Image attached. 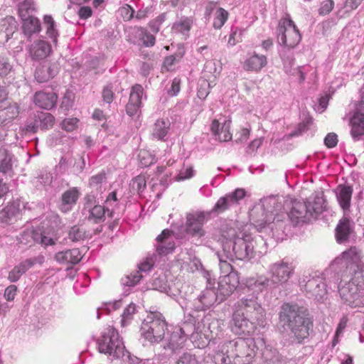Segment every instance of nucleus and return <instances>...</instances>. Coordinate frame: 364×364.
Listing matches in <instances>:
<instances>
[{
	"instance_id": "1",
	"label": "nucleus",
	"mask_w": 364,
	"mask_h": 364,
	"mask_svg": "<svg viewBox=\"0 0 364 364\" xmlns=\"http://www.w3.org/2000/svg\"><path fill=\"white\" fill-rule=\"evenodd\" d=\"M264 316V310L256 298H242L235 304L232 331L239 336H253Z\"/></svg>"
},
{
	"instance_id": "2",
	"label": "nucleus",
	"mask_w": 364,
	"mask_h": 364,
	"mask_svg": "<svg viewBox=\"0 0 364 364\" xmlns=\"http://www.w3.org/2000/svg\"><path fill=\"white\" fill-rule=\"evenodd\" d=\"M253 339L237 338L218 344L212 360L215 364H247L255 355Z\"/></svg>"
},
{
	"instance_id": "3",
	"label": "nucleus",
	"mask_w": 364,
	"mask_h": 364,
	"mask_svg": "<svg viewBox=\"0 0 364 364\" xmlns=\"http://www.w3.org/2000/svg\"><path fill=\"white\" fill-rule=\"evenodd\" d=\"M353 252V261L346 267L353 278L339 289L342 300L352 308L364 306V264L358 259L356 252Z\"/></svg>"
},
{
	"instance_id": "4",
	"label": "nucleus",
	"mask_w": 364,
	"mask_h": 364,
	"mask_svg": "<svg viewBox=\"0 0 364 364\" xmlns=\"http://www.w3.org/2000/svg\"><path fill=\"white\" fill-rule=\"evenodd\" d=\"M280 321L287 326L298 343L309 336L313 321L307 311L297 304H284L279 313Z\"/></svg>"
},
{
	"instance_id": "5",
	"label": "nucleus",
	"mask_w": 364,
	"mask_h": 364,
	"mask_svg": "<svg viewBox=\"0 0 364 364\" xmlns=\"http://www.w3.org/2000/svg\"><path fill=\"white\" fill-rule=\"evenodd\" d=\"M325 200L322 196H316L312 200L306 202L294 201L288 213L289 220L294 225H301L317 218L323 210Z\"/></svg>"
},
{
	"instance_id": "6",
	"label": "nucleus",
	"mask_w": 364,
	"mask_h": 364,
	"mask_svg": "<svg viewBox=\"0 0 364 364\" xmlns=\"http://www.w3.org/2000/svg\"><path fill=\"white\" fill-rule=\"evenodd\" d=\"M97 344L100 353L109 355L112 360H121L124 363L127 362L129 353L125 350L118 332L114 328H107L98 339Z\"/></svg>"
},
{
	"instance_id": "7",
	"label": "nucleus",
	"mask_w": 364,
	"mask_h": 364,
	"mask_svg": "<svg viewBox=\"0 0 364 364\" xmlns=\"http://www.w3.org/2000/svg\"><path fill=\"white\" fill-rule=\"evenodd\" d=\"M236 252H218V257L220 264L223 267L224 264H228L232 269L230 262H233L236 256ZM240 284V279L237 272L231 270L228 274L220 277L218 280V294L223 296L221 300H224L230 296L237 288Z\"/></svg>"
},
{
	"instance_id": "8",
	"label": "nucleus",
	"mask_w": 364,
	"mask_h": 364,
	"mask_svg": "<svg viewBox=\"0 0 364 364\" xmlns=\"http://www.w3.org/2000/svg\"><path fill=\"white\" fill-rule=\"evenodd\" d=\"M277 32L278 43L284 48H295L301 39L299 29L288 14L279 20Z\"/></svg>"
},
{
	"instance_id": "9",
	"label": "nucleus",
	"mask_w": 364,
	"mask_h": 364,
	"mask_svg": "<svg viewBox=\"0 0 364 364\" xmlns=\"http://www.w3.org/2000/svg\"><path fill=\"white\" fill-rule=\"evenodd\" d=\"M166 323L163 315L159 312H151L141 326L142 335L151 343H159L165 335Z\"/></svg>"
},
{
	"instance_id": "10",
	"label": "nucleus",
	"mask_w": 364,
	"mask_h": 364,
	"mask_svg": "<svg viewBox=\"0 0 364 364\" xmlns=\"http://www.w3.org/2000/svg\"><path fill=\"white\" fill-rule=\"evenodd\" d=\"M294 267L291 263L284 261L276 262L270 267V278H259L254 284L255 285L264 286L268 285L269 281L273 284H283L287 282L290 277L293 274Z\"/></svg>"
},
{
	"instance_id": "11",
	"label": "nucleus",
	"mask_w": 364,
	"mask_h": 364,
	"mask_svg": "<svg viewBox=\"0 0 364 364\" xmlns=\"http://www.w3.org/2000/svg\"><path fill=\"white\" fill-rule=\"evenodd\" d=\"M210 213L204 211H193L186 215L184 232L193 237H200L205 235L203 225L209 218Z\"/></svg>"
},
{
	"instance_id": "12",
	"label": "nucleus",
	"mask_w": 364,
	"mask_h": 364,
	"mask_svg": "<svg viewBox=\"0 0 364 364\" xmlns=\"http://www.w3.org/2000/svg\"><path fill=\"white\" fill-rule=\"evenodd\" d=\"M351 127L350 135L355 141L364 135V84L360 91V102L355 108V112L349 118Z\"/></svg>"
},
{
	"instance_id": "13",
	"label": "nucleus",
	"mask_w": 364,
	"mask_h": 364,
	"mask_svg": "<svg viewBox=\"0 0 364 364\" xmlns=\"http://www.w3.org/2000/svg\"><path fill=\"white\" fill-rule=\"evenodd\" d=\"M18 240L21 243L29 245L34 242L41 245L44 248L55 243L57 238L50 235V232L41 231V230H26L23 231Z\"/></svg>"
},
{
	"instance_id": "14",
	"label": "nucleus",
	"mask_w": 364,
	"mask_h": 364,
	"mask_svg": "<svg viewBox=\"0 0 364 364\" xmlns=\"http://www.w3.org/2000/svg\"><path fill=\"white\" fill-rule=\"evenodd\" d=\"M183 237V233L181 232L174 233L168 229H165L156 238V250H174L180 243V240Z\"/></svg>"
},
{
	"instance_id": "15",
	"label": "nucleus",
	"mask_w": 364,
	"mask_h": 364,
	"mask_svg": "<svg viewBox=\"0 0 364 364\" xmlns=\"http://www.w3.org/2000/svg\"><path fill=\"white\" fill-rule=\"evenodd\" d=\"M309 277L307 281L303 280V282H305L304 286L305 291L316 299H322L327 294L323 278L316 272L314 275H309Z\"/></svg>"
},
{
	"instance_id": "16",
	"label": "nucleus",
	"mask_w": 364,
	"mask_h": 364,
	"mask_svg": "<svg viewBox=\"0 0 364 364\" xmlns=\"http://www.w3.org/2000/svg\"><path fill=\"white\" fill-rule=\"evenodd\" d=\"M245 196V191L237 188L234 192L220 198L215 203L213 211L220 213L232 206L237 205Z\"/></svg>"
},
{
	"instance_id": "17",
	"label": "nucleus",
	"mask_w": 364,
	"mask_h": 364,
	"mask_svg": "<svg viewBox=\"0 0 364 364\" xmlns=\"http://www.w3.org/2000/svg\"><path fill=\"white\" fill-rule=\"evenodd\" d=\"M43 257L38 256L34 258L27 259L16 265L8 274V279L11 282H16L20 279L21 276L25 274L30 268L36 264H41L43 262Z\"/></svg>"
},
{
	"instance_id": "18",
	"label": "nucleus",
	"mask_w": 364,
	"mask_h": 364,
	"mask_svg": "<svg viewBox=\"0 0 364 364\" xmlns=\"http://www.w3.org/2000/svg\"><path fill=\"white\" fill-rule=\"evenodd\" d=\"M144 96V88L141 85L136 84L132 87L129 100L126 107L127 113L129 116H134L139 113Z\"/></svg>"
},
{
	"instance_id": "19",
	"label": "nucleus",
	"mask_w": 364,
	"mask_h": 364,
	"mask_svg": "<svg viewBox=\"0 0 364 364\" xmlns=\"http://www.w3.org/2000/svg\"><path fill=\"white\" fill-rule=\"evenodd\" d=\"M55 92L50 91L36 92L33 96V102L36 105L45 109H50L54 107L57 102Z\"/></svg>"
},
{
	"instance_id": "20",
	"label": "nucleus",
	"mask_w": 364,
	"mask_h": 364,
	"mask_svg": "<svg viewBox=\"0 0 364 364\" xmlns=\"http://www.w3.org/2000/svg\"><path fill=\"white\" fill-rule=\"evenodd\" d=\"M231 122L225 120L222 124L214 119L210 126V130L216 140L220 141H228L232 139V134L230 132Z\"/></svg>"
},
{
	"instance_id": "21",
	"label": "nucleus",
	"mask_w": 364,
	"mask_h": 364,
	"mask_svg": "<svg viewBox=\"0 0 364 364\" xmlns=\"http://www.w3.org/2000/svg\"><path fill=\"white\" fill-rule=\"evenodd\" d=\"M26 203L21 199H16L10 203L0 212V220L7 223L12 218L25 210Z\"/></svg>"
},
{
	"instance_id": "22",
	"label": "nucleus",
	"mask_w": 364,
	"mask_h": 364,
	"mask_svg": "<svg viewBox=\"0 0 364 364\" xmlns=\"http://www.w3.org/2000/svg\"><path fill=\"white\" fill-rule=\"evenodd\" d=\"M51 52V47L43 40L33 42L29 48V54L33 59L41 60L46 58Z\"/></svg>"
},
{
	"instance_id": "23",
	"label": "nucleus",
	"mask_w": 364,
	"mask_h": 364,
	"mask_svg": "<svg viewBox=\"0 0 364 364\" xmlns=\"http://www.w3.org/2000/svg\"><path fill=\"white\" fill-rule=\"evenodd\" d=\"M267 64V57L264 55H258L255 53L247 58L243 64V68L247 71L258 73Z\"/></svg>"
},
{
	"instance_id": "24",
	"label": "nucleus",
	"mask_w": 364,
	"mask_h": 364,
	"mask_svg": "<svg viewBox=\"0 0 364 364\" xmlns=\"http://www.w3.org/2000/svg\"><path fill=\"white\" fill-rule=\"evenodd\" d=\"M15 161L14 155L5 146H0V172L9 173Z\"/></svg>"
},
{
	"instance_id": "25",
	"label": "nucleus",
	"mask_w": 364,
	"mask_h": 364,
	"mask_svg": "<svg viewBox=\"0 0 364 364\" xmlns=\"http://www.w3.org/2000/svg\"><path fill=\"white\" fill-rule=\"evenodd\" d=\"M80 196V191L77 188H72L66 191L62 195V204L60 210L64 212L70 211L76 203Z\"/></svg>"
},
{
	"instance_id": "26",
	"label": "nucleus",
	"mask_w": 364,
	"mask_h": 364,
	"mask_svg": "<svg viewBox=\"0 0 364 364\" xmlns=\"http://www.w3.org/2000/svg\"><path fill=\"white\" fill-rule=\"evenodd\" d=\"M352 231V225L350 220L343 217L340 220L336 228V237L338 242H346Z\"/></svg>"
},
{
	"instance_id": "27",
	"label": "nucleus",
	"mask_w": 364,
	"mask_h": 364,
	"mask_svg": "<svg viewBox=\"0 0 364 364\" xmlns=\"http://www.w3.org/2000/svg\"><path fill=\"white\" fill-rule=\"evenodd\" d=\"M281 55L284 63L285 72L290 75L296 77L299 82L302 83L306 79L302 67H296L291 69L290 67L294 63V59L291 57L286 56L284 51H282Z\"/></svg>"
},
{
	"instance_id": "28",
	"label": "nucleus",
	"mask_w": 364,
	"mask_h": 364,
	"mask_svg": "<svg viewBox=\"0 0 364 364\" xmlns=\"http://www.w3.org/2000/svg\"><path fill=\"white\" fill-rule=\"evenodd\" d=\"M353 189L350 186H338L336 191V196L341 207L343 210L348 209L350 204Z\"/></svg>"
},
{
	"instance_id": "29",
	"label": "nucleus",
	"mask_w": 364,
	"mask_h": 364,
	"mask_svg": "<svg viewBox=\"0 0 364 364\" xmlns=\"http://www.w3.org/2000/svg\"><path fill=\"white\" fill-rule=\"evenodd\" d=\"M82 258L80 252H58L55 259L60 263L73 265L77 264Z\"/></svg>"
},
{
	"instance_id": "30",
	"label": "nucleus",
	"mask_w": 364,
	"mask_h": 364,
	"mask_svg": "<svg viewBox=\"0 0 364 364\" xmlns=\"http://www.w3.org/2000/svg\"><path fill=\"white\" fill-rule=\"evenodd\" d=\"M193 25V21L188 17H181L176 21L172 26V31L175 33H180L186 38L188 36V32Z\"/></svg>"
},
{
	"instance_id": "31",
	"label": "nucleus",
	"mask_w": 364,
	"mask_h": 364,
	"mask_svg": "<svg viewBox=\"0 0 364 364\" xmlns=\"http://www.w3.org/2000/svg\"><path fill=\"white\" fill-rule=\"evenodd\" d=\"M170 127V122L168 119H158L154 123L152 129V136L159 140H164Z\"/></svg>"
},
{
	"instance_id": "32",
	"label": "nucleus",
	"mask_w": 364,
	"mask_h": 364,
	"mask_svg": "<svg viewBox=\"0 0 364 364\" xmlns=\"http://www.w3.org/2000/svg\"><path fill=\"white\" fill-rule=\"evenodd\" d=\"M218 295L212 290L206 289L198 297V301L201 306H199L201 310H205L212 306L217 300Z\"/></svg>"
},
{
	"instance_id": "33",
	"label": "nucleus",
	"mask_w": 364,
	"mask_h": 364,
	"mask_svg": "<svg viewBox=\"0 0 364 364\" xmlns=\"http://www.w3.org/2000/svg\"><path fill=\"white\" fill-rule=\"evenodd\" d=\"M23 29L26 35L31 36L41 31V23L37 18L28 16L23 19Z\"/></svg>"
},
{
	"instance_id": "34",
	"label": "nucleus",
	"mask_w": 364,
	"mask_h": 364,
	"mask_svg": "<svg viewBox=\"0 0 364 364\" xmlns=\"http://www.w3.org/2000/svg\"><path fill=\"white\" fill-rule=\"evenodd\" d=\"M36 123H38L41 129H49L53 127L55 118L50 113L40 112L36 116Z\"/></svg>"
},
{
	"instance_id": "35",
	"label": "nucleus",
	"mask_w": 364,
	"mask_h": 364,
	"mask_svg": "<svg viewBox=\"0 0 364 364\" xmlns=\"http://www.w3.org/2000/svg\"><path fill=\"white\" fill-rule=\"evenodd\" d=\"M43 23L46 27V33L49 38L53 39V42L57 41L58 32L55 28V22L50 15H46L43 18Z\"/></svg>"
},
{
	"instance_id": "36",
	"label": "nucleus",
	"mask_w": 364,
	"mask_h": 364,
	"mask_svg": "<svg viewBox=\"0 0 364 364\" xmlns=\"http://www.w3.org/2000/svg\"><path fill=\"white\" fill-rule=\"evenodd\" d=\"M228 18V12L223 8H218L213 20V27L220 29L225 24Z\"/></svg>"
},
{
	"instance_id": "37",
	"label": "nucleus",
	"mask_w": 364,
	"mask_h": 364,
	"mask_svg": "<svg viewBox=\"0 0 364 364\" xmlns=\"http://www.w3.org/2000/svg\"><path fill=\"white\" fill-rule=\"evenodd\" d=\"M133 31L141 36V39L143 43L146 46H153L155 43V37L147 33L145 29L141 27H135L133 28Z\"/></svg>"
},
{
	"instance_id": "38",
	"label": "nucleus",
	"mask_w": 364,
	"mask_h": 364,
	"mask_svg": "<svg viewBox=\"0 0 364 364\" xmlns=\"http://www.w3.org/2000/svg\"><path fill=\"white\" fill-rule=\"evenodd\" d=\"M118 202L117 198V194L115 191L110 193L106 200L105 205L104 206L107 210V213L109 217H112L115 208L117 207Z\"/></svg>"
},
{
	"instance_id": "39",
	"label": "nucleus",
	"mask_w": 364,
	"mask_h": 364,
	"mask_svg": "<svg viewBox=\"0 0 364 364\" xmlns=\"http://www.w3.org/2000/svg\"><path fill=\"white\" fill-rule=\"evenodd\" d=\"M156 255L154 254L151 257H146L143 259L139 264H138V269L139 272H146L150 271L156 262Z\"/></svg>"
},
{
	"instance_id": "40",
	"label": "nucleus",
	"mask_w": 364,
	"mask_h": 364,
	"mask_svg": "<svg viewBox=\"0 0 364 364\" xmlns=\"http://www.w3.org/2000/svg\"><path fill=\"white\" fill-rule=\"evenodd\" d=\"M35 11V4L33 0H25L19 4L18 11L21 17Z\"/></svg>"
},
{
	"instance_id": "41",
	"label": "nucleus",
	"mask_w": 364,
	"mask_h": 364,
	"mask_svg": "<svg viewBox=\"0 0 364 364\" xmlns=\"http://www.w3.org/2000/svg\"><path fill=\"white\" fill-rule=\"evenodd\" d=\"M138 157L141 165L143 166H149L155 162L154 157L145 150L140 151Z\"/></svg>"
},
{
	"instance_id": "42",
	"label": "nucleus",
	"mask_w": 364,
	"mask_h": 364,
	"mask_svg": "<svg viewBox=\"0 0 364 364\" xmlns=\"http://www.w3.org/2000/svg\"><path fill=\"white\" fill-rule=\"evenodd\" d=\"M210 93V84L205 80H200L199 81V88L198 90V97L200 99L204 100Z\"/></svg>"
},
{
	"instance_id": "43",
	"label": "nucleus",
	"mask_w": 364,
	"mask_h": 364,
	"mask_svg": "<svg viewBox=\"0 0 364 364\" xmlns=\"http://www.w3.org/2000/svg\"><path fill=\"white\" fill-rule=\"evenodd\" d=\"M194 175V171L191 166L182 168L176 176L177 181H183L191 178Z\"/></svg>"
},
{
	"instance_id": "44",
	"label": "nucleus",
	"mask_w": 364,
	"mask_h": 364,
	"mask_svg": "<svg viewBox=\"0 0 364 364\" xmlns=\"http://www.w3.org/2000/svg\"><path fill=\"white\" fill-rule=\"evenodd\" d=\"M85 237L84 230L77 226H74L69 232V237L72 241H78Z\"/></svg>"
},
{
	"instance_id": "45",
	"label": "nucleus",
	"mask_w": 364,
	"mask_h": 364,
	"mask_svg": "<svg viewBox=\"0 0 364 364\" xmlns=\"http://www.w3.org/2000/svg\"><path fill=\"white\" fill-rule=\"evenodd\" d=\"M242 30L237 28L232 29L228 39V45L232 46L242 40Z\"/></svg>"
},
{
	"instance_id": "46",
	"label": "nucleus",
	"mask_w": 364,
	"mask_h": 364,
	"mask_svg": "<svg viewBox=\"0 0 364 364\" xmlns=\"http://www.w3.org/2000/svg\"><path fill=\"white\" fill-rule=\"evenodd\" d=\"M107 210L102 205H95L90 210V216L96 220H101Z\"/></svg>"
},
{
	"instance_id": "47",
	"label": "nucleus",
	"mask_w": 364,
	"mask_h": 364,
	"mask_svg": "<svg viewBox=\"0 0 364 364\" xmlns=\"http://www.w3.org/2000/svg\"><path fill=\"white\" fill-rule=\"evenodd\" d=\"M333 6L334 2L333 0H325L321 4L318 13L321 15H327L332 11Z\"/></svg>"
},
{
	"instance_id": "48",
	"label": "nucleus",
	"mask_w": 364,
	"mask_h": 364,
	"mask_svg": "<svg viewBox=\"0 0 364 364\" xmlns=\"http://www.w3.org/2000/svg\"><path fill=\"white\" fill-rule=\"evenodd\" d=\"M78 119L77 118H68L63 120L62 127L67 132H72L77 127Z\"/></svg>"
},
{
	"instance_id": "49",
	"label": "nucleus",
	"mask_w": 364,
	"mask_h": 364,
	"mask_svg": "<svg viewBox=\"0 0 364 364\" xmlns=\"http://www.w3.org/2000/svg\"><path fill=\"white\" fill-rule=\"evenodd\" d=\"M176 364H198L195 355L190 353H183L176 362Z\"/></svg>"
},
{
	"instance_id": "50",
	"label": "nucleus",
	"mask_w": 364,
	"mask_h": 364,
	"mask_svg": "<svg viewBox=\"0 0 364 364\" xmlns=\"http://www.w3.org/2000/svg\"><path fill=\"white\" fill-rule=\"evenodd\" d=\"M141 278L142 275L141 274V272L138 270L131 273L129 276L127 277V281L126 282V283L129 286H134L139 282Z\"/></svg>"
},
{
	"instance_id": "51",
	"label": "nucleus",
	"mask_w": 364,
	"mask_h": 364,
	"mask_svg": "<svg viewBox=\"0 0 364 364\" xmlns=\"http://www.w3.org/2000/svg\"><path fill=\"white\" fill-rule=\"evenodd\" d=\"M17 287L16 285H10L6 288L4 291V298L6 301H13L16 295Z\"/></svg>"
},
{
	"instance_id": "52",
	"label": "nucleus",
	"mask_w": 364,
	"mask_h": 364,
	"mask_svg": "<svg viewBox=\"0 0 364 364\" xmlns=\"http://www.w3.org/2000/svg\"><path fill=\"white\" fill-rule=\"evenodd\" d=\"M181 80L175 77L171 82V88L168 90V93L171 96L176 95L181 90Z\"/></svg>"
},
{
	"instance_id": "53",
	"label": "nucleus",
	"mask_w": 364,
	"mask_h": 364,
	"mask_svg": "<svg viewBox=\"0 0 364 364\" xmlns=\"http://www.w3.org/2000/svg\"><path fill=\"white\" fill-rule=\"evenodd\" d=\"M324 143L328 148L336 146L338 143L337 135L334 133L328 134L324 139Z\"/></svg>"
},
{
	"instance_id": "54",
	"label": "nucleus",
	"mask_w": 364,
	"mask_h": 364,
	"mask_svg": "<svg viewBox=\"0 0 364 364\" xmlns=\"http://www.w3.org/2000/svg\"><path fill=\"white\" fill-rule=\"evenodd\" d=\"M114 93L112 87L109 85L106 86L102 91L103 100L107 103L112 102L113 100Z\"/></svg>"
},
{
	"instance_id": "55",
	"label": "nucleus",
	"mask_w": 364,
	"mask_h": 364,
	"mask_svg": "<svg viewBox=\"0 0 364 364\" xmlns=\"http://www.w3.org/2000/svg\"><path fill=\"white\" fill-rule=\"evenodd\" d=\"M363 0H346L345 2L344 8L346 11H352L356 9Z\"/></svg>"
},
{
	"instance_id": "56",
	"label": "nucleus",
	"mask_w": 364,
	"mask_h": 364,
	"mask_svg": "<svg viewBox=\"0 0 364 364\" xmlns=\"http://www.w3.org/2000/svg\"><path fill=\"white\" fill-rule=\"evenodd\" d=\"M120 13L122 16L126 20H130L133 18L134 10L129 6H124L120 9Z\"/></svg>"
},
{
	"instance_id": "57",
	"label": "nucleus",
	"mask_w": 364,
	"mask_h": 364,
	"mask_svg": "<svg viewBox=\"0 0 364 364\" xmlns=\"http://www.w3.org/2000/svg\"><path fill=\"white\" fill-rule=\"evenodd\" d=\"M73 95L71 92H68L65 94V95L63 97L62 102H61V107L64 108L65 109H68L73 104Z\"/></svg>"
},
{
	"instance_id": "58",
	"label": "nucleus",
	"mask_w": 364,
	"mask_h": 364,
	"mask_svg": "<svg viewBox=\"0 0 364 364\" xmlns=\"http://www.w3.org/2000/svg\"><path fill=\"white\" fill-rule=\"evenodd\" d=\"M11 70L10 64L3 58L0 57V75H7Z\"/></svg>"
},
{
	"instance_id": "59",
	"label": "nucleus",
	"mask_w": 364,
	"mask_h": 364,
	"mask_svg": "<svg viewBox=\"0 0 364 364\" xmlns=\"http://www.w3.org/2000/svg\"><path fill=\"white\" fill-rule=\"evenodd\" d=\"M136 311V306L134 304H130L127 306V307L124 310L123 312V318L124 319L128 320L129 319L132 315H134Z\"/></svg>"
},
{
	"instance_id": "60",
	"label": "nucleus",
	"mask_w": 364,
	"mask_h": 364,
	"mask_svg": "<svg viewBox=\"0 0 364 364\" xmlns=\"http://www.w3.org/2000/svg\"><path fill=\"white\" fill-rule=\"evenodd\" d=\"M348 321V319L347 316H343L341 318V320L338 323V325L337 326L336 331V337H338L341 334H342L343 331L347 326Z\"/></svg>"
},
{
	"instance_id": "61",
	"label": "nucleus",
	"mask_w": 364,
	"mask_h": 364,
	"mask_svg": "<svg viewBox=\"0 0 364 364\" xmlns=\"http://www.w3.org/2000/svg\"><path fill=\"white\" fill-rule=\"evenodd\" d=\"M250 134V128H242L240 132V136L236 139V142H237V143L245 142L249 139Z\"/></svg>"
},
{
	"instance_id": "62",
	"label": "nucleus",
	"mask_w": 364,
	"mask_h": 364,
	"mask_svg": "<svg viewBox=\"0 0 364 364\" xmlns=\"http://www.w3.org/2000/svg\"><path fill=\"white\" fill-rule=\"evenodd\" d=\"M105 180V174L104 173H100L92 176L90 179V186H97L102 183Z\"/></svg>"
},
{
	"instance_id": "63",
	"label": "nucleus",
	"mask_w": 364,
	"mask_h": 364,
	"mask_svg": "<svg viewBox=\"0 0 364 364\" xmlns=\"http://www.w3.org/2000/svg\"><path fill=\"white\" fill-rule=\"evenodd\" d=\"M78 14L81 18H87L92 15V9L89 6H82L80 9Z\"/></svg>"
},
{
	"instance_id": "64",
	"label": "nucleus",
	"mask_w": 364,
	"mask_h": 364,
	"mask_svg": "<svg viewBox=\"0 0 364 364\" xmlns=\"http://www.w3.org/2000/svg\"><path fill=\"white\" fill-rule=\"evenodd\" d=\"M35 77L38 82H43L47 81L50 76V75H43L41 68H38L35 73Z\"/></svg>"
}]
</instances>
